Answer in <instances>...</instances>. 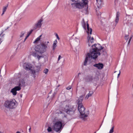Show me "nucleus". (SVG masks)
Masks as SVG:
<instances>
[{
    "label": "nucleus",
    "mask_w": 133,
    "mask_h": 133,
    "mask_svg": "<svg viewBox=\"0 0 133 133\" xmlns=\"http://www.w3.org/2000/svg\"><path fill=\"white\" fill-rule=\"evenodd\" d=\"M92 48L88 53V56L93 59H96L98 56L101 55L100 51L103 47L99 44H95L91 46Z\"/></svg>",
    "instance_id": "nucleus-1"
},
{
    "label": "nucleus",
    "mask_w": 133,
    "mask_h": 133,
    "mask_svg": "<svg viewBox=\"0 0 133 133\" xmlns=\"http://www.w3.org/2000/svg\"><path fill=\"white\" fill-rule=\"evenodd\" d=\"M75 3H72V6L78 9H82L83 8L87 9L88 8V0H71Z\"/></svg>",
    "instance_id": "nucleus-2"
},
{
    "label": "nucleus",
    "mask_w": 133,
    "mask_h": 133,
    "mask_svg": "<svg viewBox=\"0 0 133 133\" xmlns=\"http://www.w3.org/2000/svg\"><path fill=\"white\" fill-rule=\"evenodd\" d=\"M77 104L78 105V109L80 114V118L83 120L85 121L86 119V118L88 117L89 114H85V109L82 104Z\"/></svg>",
    "instance_id": "nucleus-3"
},
{
    "label": "nucleus",
    "mask_w": 133,
    "mask_h": 133,
    "mask_svg": "<svg viewBox=\"0 0 133 133\" xmlns=\"http://www.w3.org/2000/svg\"><path fill=\"white\" fill-rule=\"evenodd\" d=\"M16 101L14 99L10 101L7 100L4 102V105L6 108H14L16 106Z\"/></svg>",
    "instance_id": "nucleus-4"
},
{
    "label": "nucleus",
    "mask_w": 133,
    "mask_h": 133,
    "mask_svg": "<svg viewBox=\"0 0 133 133\" xmlns=\"http://www.w3.org/2000/svg\"><path fill=\"white\" fill-rule=\"evenodd\" d=\"M75 110V108L73 106L68 105H66L65 108L62 110L63 111L70 115L74 114Z\"/></svg>",
    "instance_id": "nucleus-5"
},
{
    "label": "nucleus",
    "mask_w": 133,
    "mask_h": 133,
    "mask_svg": "<svg viewBox=\"0 0 133 133\" xmlns=\"http://www.w3.org/2000/svg\"><path fill=\"white\" fill-rule=\"evenodd\" d=\"M46 48L47 46L45 44H42L36 47V51L38 52L42 53L45 51V49Z\"/></svg>",
    "instance_id": "nucleus-6"
},
{
    "label": "nucleus",
    "mask_w": 133,
    "mask_h": 133,
    "mask_svg": "<svg viewBox=\"0 0 133 133\" xmlns=\"http://www.w3.org/2000/svg\"><path fill=\"white\" fill-rule=\"evenodd\" d=\"M41 65L39 64L38 65L36 66V69L31 70V74L34 78H35L36 77L35 75L36 74V73H38L39 71H40L41 68Z\"/></svg>",
    "instance_id": "nucleus-7"
},
{
    "label": "nucleus",
    "mask_w": 133,
    "mask_h": 133,
    "mask_svg": "<svg viewBox=\"0 0 133 133\" xmlns=\"http://www.w3.org/2000/svg\"><path fill=\"white\" fill-rule=\"evenodd\" d=\"M95 78L91 75L87 76L84 78V79L85 80L86 82H92L94 81L95 79Z\"/></svg>",
    "instance_id": "nucleus-8"
},
{
    "label": "nucleus",
    "mask_w": 133,
    "mask_h": 133,
    "mask_svg": "<svg viewBox=\"0 0 133 133\" xmlns=\"http://www.w3.org/2000/svg\"><path fill=\"white\" fill-rule=\"evenodd\" d=\"M58 86H57V88L55 89V92L53 94H52V91L51 90L50 91L48 94V95L47 98H49L50 99H52L53 98L57 92V91L58 90Z\"/></svg>",
    "instance_id": "nucleus-9"
},
{
    "label": "nucleus",
    "mask_w": 133,
    "mask_h": 133,
    "mask_svg": "<svg viewBox=\"0 0 133 133\" xmlns=\"http://www.w3.org/2000/svg\"><path fill=\"white\" fill-rule=\"evenodd\" d=\"M21 89V88L19 86H16L11 89V92L14 95H16L17 94V91Z\"/></svg>",
    "instance_id": "nucleus-10"
},
{
    "label": "nucleus",
    "mask_w": 133,
    "mask_h": 133,
    "mask_svg": "<svg viewBox=\"0 0 133 133\" xmlns=\"http://www.w3.org/2000/svg\"><path fill=\"white\" fill-rule=\"evenodd\" d=\"M88 41L87 44L88 46H92L91 44L94 42V39L93 37L91 38V36L89 35L88 37Z\"/></svg>",
    "instance_id": "nucleus-11"
},
{
    "label": "nucleus",
    "mask_w": 133,
    "mask_h": 133,
    "mask_svg": "<svg viewBox=\"0 0 133 133\" xmlns=\"http://www.w3.org/2000/svg\"><path fill=\"white\" fill-rule=\"evenodd\" d=\"M65 124L64 122L59 121V133L61 131Z\"/></svg>",
    "instance_id": "nucleus-12"
},
{
    "label": "nucleus",
    "mask_w": 133,
    "mask_h": 133,
    "mask_svg": "<svg viewBox=\"0 0 133 133\" xmlns=\"http://www.w3.org/2000/svg\"><path fill=\"white\" fill-rule=\"evenodd\" d=\"M23 66L24 68L26 70H30L32 68L31 65L27 63H24L23 65Z\"/></svg>",
    "instance_id": "nucleus-13"
},
{
    "label": "nucleus",
    "mask_w": 133,
    "mask_h": 133,
    "mask_svg": "<svg viewBox=\"0 0 133 133\" xmlns=\"http://www.w3.org/2000/svg\"><path fill=\"white\" fill-rule=\"evenodd\" d=\"M85 94V93L79 96V98L77 99L76 101V102L77 104H82V102Z\"/></svg>",
    "instance_id": "nucleus-14"
},
{
    "label": "nucleus",
    "mask_w": 133,
    "mask_h": 133,
    "mask_svg": "<svg viewBox=\"0 0 133 133\" xmlns=\"http://www.w3.org/2000/svg\"><path fill=\"white\" fill-rule=\"evenodd\" d=\"M94 66L97 67L98 69H101L103 68L104 65L102 63H98L94 64Z\"/></svg>",
    "instance_id": "nucleus-15"
},
{
    "label": "nucleus",
    "mask_w": 133,
    "mask_h": 133,
    "mask_svg": "<svg viewBox=\"0 0 133 133\" xmlns=\"http://www.w3.org/2000/svg\"><path fill=\"white\" fill-rule=\"evenodd\" d=\"M42 21V19H41L39 20L37 23L35 24V27H34V29H36L37 28L41 27L42 25L41 22Z\"/></svg>",
    "instance_id": "nucleus-16"
},
{
    "label": "nucleus",
    "mask_w": 133,
    "mask_h": 133,
    "mask_svg": "<svg viewBox=\"0 0 133 133\" xmlns=\"http://www.w3.org/2000/svg\"><path fill=\"white\" fill-rule=\"evenodd\" d=\"M88 59H89V60L90 59H93L95 60L96 59H93V58H92L91 57H89L88 56V53L87 55V56L85 58V60L84 62V65L86 66L87 65V61H88Z\"/></svg>",
    "instance_id": "nucleus-17"
},
{
    "label": "nucleus",
    "mask_w": 133,
    "mask_h": 133,
    "mask_svg": "<svg viewBox=\"0 0 133 133\" xmlns=\"http://www.w3.org/2000/svg\"><path fill=\"white\" fill-rule=\"evenodd\" d=\"M52 128V129L55 131L56 132H58V124H53Z\"/></svg>",
    "instance_id": "nucleus-18"
},
{
    "label": "nucleus",
    "mask_w": 133,
    "mask_h": 133,
    "mask_svg": "<svg viewBox=\"0 0 133 133\" xmlns=\"http://www.w3.org/2000/svg\"><path fill=\"white\" fill-rule=\"evenodd\" d=\"M120 13L119 12H117L116 14V16L115 20V26H116V24L118 23L119 20V16Z\"/></svg>",
    "instance_id": "nucleus-19"
},
{
    "label": "nucleus",
    "mask_w": 133,
    "mask_h": 133,
    "mask_svg": "<svg viewBox=\"0 0 133 133\" xmlns=\"http://www.w3.org/2000/svg\"><path fill=\"white\" fill-rule=\"evenodd\" d=\"M25 82L24 80L22 79H20L19 81V83L18 84V86L21 87V86H25Z\"/></svg>",
    "instance_id": "nucleus-20"
},
{
    "label": "nucleus",
    "mask_w": 133,
    "mask_h": 133,
    "mask_svg": "<svg viewBox=\"0 0 133 133\" xmlns=\"http://www.w3.org/2000/svg\"><path fill=\"white\" fill-rule=\"evenodd\" d=\"M87 32L88 34H89V33L90 35H91L92 34V29L91 28H90L89 26V24L87 22Z\"/></svg>",
    "instance_id": "nucleus-21"
},
{
    "label": "nucleus",
    "mask_w": 133,
    "mask_h": 133,
    "mask_svg": "<svg viewBox=\"0 0 133 133\" xmlns=\"http://www.w3.org/2000/svg\"><path fill=\"white\" fill-rule=\"evenodd\" d=\"M93 93L92 91H90L89 93L85 97V99H88L89 97H91Z\"/></svg>",
    "instance_id": "nucleus-22"
},
{
    "label": "nucleus",
    "mask_w": 133,
    "mask_h": 133,
    "mask_svg": "<svg viewBox=\"0 0 133 133\" xmlns=\"http://www.w3.org/2000/svg\"><path fill=\"white\" fill-rule=\"evenodd\" d=\"M61 59V64L62 65L63 64V63L64 61V59L63 56H61L60 55L59 56V61Z\"/></svg>",
    "instance_id": "nucleus-23"
},
{
    "label": "nucleus",
    "mask_w": 133,
    "mask_h": 133,
    "mask_svg": "<svg viewBox=\"0 0 133 133\" xmlns=\"http://www.w3.org/2000/svg\"><path fill=\"white\" fill-rule=\"evenodd\" d=\"M53 123L58 124V117H56L54 119L53 121Z\"/></svg>",
    "instance_id": "nucleus-24"
},
{
    "label": "nucleus",
    "mask_w": 133,
    "mask_h": 133,
    "mask_svg": "<svg viewBox=\"0 0 133 133\" xmlns=\"http://www.w3.org/2000/svg\"><path fill=\"white\" fill-rule=\"evenodd\" d=\"M82 25L85 30L86 29V23L84 21V19H83V22L82 23Z\"/></svg>",
    "instance_id": "nucleus-25"
},
{
    "label": "nucleus",
    "mask_w": 133,
    "mask_h": 133,
    "mask_svg": "<svg viewBox=\"0 0 133 133\" xmlns=\"http://www.w3.org/2000/svg\"><path fill=\"white\" fill-rule=\"evenodd\" d=\"M57 42V41L56 40L55 41H54V43L53 44V50H54L55 49L56 47V43Z\"/></svg>",
    "instance_id": "nucleus-26"
},
{
    "label": "nucleus",
    "mask_w": 133,
    "mask_h": 133,
    "mask_svg": "<svg viewBox=\"0 0 133 133\" xmlns=\"http://www.w3.org/2000/svg\"><path fill=\"white\" fill-rule=\"evenodd\" d=\"M8 6V5H7L6 6L3 7V13L2 14V15L3 14H4L5 12L6 11L7 7Z\"/></svg>",
    "instance_id": "nucleus-27"
},
{
    "label": "nucleus",
    "mask_w": 133,
    "mask_h": 133,
    "mask_svg": "<svg viewBox=\"0 0 133 133\" xmlns=\"http://www.w3.org/2000/svg\"><path fill=\"white\" fill-rule=\"evenodd\" d=\"M37 51H36V52H34L32 54V55L35 57H36L38 55L37 54Z\"/></svg>",
    "instance_id": "nucleus-28"
},
{
    "label": "nucleus",
    "mask_w": 133,
    "mask_h": 133,
    "mask_svg": "<svg viewBox=\"0 0 133 133\" xmlns=\"http://www.w3.org/2000/svg\"><path fill=\"white\" fill-rule=\"evenodd\" d=\"M114 126L113 125L111 129L109 131V133H112L114 132Z\"/></svg>",
    "instance_id": "nucleus-29"
},
{
    "label": "nucleus",
    "mask_w": 133,
    "mask_h": 133,
    "mask_svg": "<svg viewBox=\"0 0 133 133\" xmlns=\"http://www.w3.org/2000/svg\"><path fill=\"white\" fill-rule=\"evenodd\" d=\"M25 33V31H22L21 34V35L20 36V37L22 38L24 36V34Z\"/></svg>",
    "instance_id": "nucleus-30"
},
{
    "label": "nucleus",
    "mask_w": 133,
    "mask_h": 133,
    "mask_svg": "<svg viewBox=\"0 0 133 133\" xmlns=\"http://www.w3.org/2000/svg\"><path fill=\"white\" fill-rule=\"evenodd\" d=\"M33 31V30L31 29V30L29 32H28L27 33V35L26 37H28L29 36V35H30V34L32 33Z\"/></svg>",
    "instance_id": "nucleus-31"
},
{
    "label": "nucleus",
    "mask_w": 133,
    "mask_h": 133,
    "mask_svg": "<svg viewBox=\"0 0 133 133\" xmlns=\"http://www.w3.org/2000/svg\"><path fill=\"white\" fill-rule=\"evenodd\" d=\"M49 71V70L47 69H45L43 71V72L44 73H45V74H46Z\"/></svg>",
    "instance_id": "nucleus-32"
},
{
    "label": "nucleus",
    "mask_w": 133,
    "mask_h": 133,
    "mask_svg": "<svg viewBox=\"0 0 133 133\" xmlns=\"http://www.w3.org/2000/svg\"><path fill=\"white\" fill-rule=\"evenodd\" d=\"M52 128L51 127H49L47 129L48 131L49 132H51L52 131Z\"/></svg>",
    "instance_id": "nucleus-33"
},
{
    "label": "nucleus",
    "mask_w": 133,
    "mask_h": 133,
    "mask_svg": "<svg viewBox=\"0 0 133 133\" xmlns=\"http://www.w3.org/2000/svg\"><path fill=\"white\" fill-rule=\"evenodd\" d=\"M129 35H125V39L126 40H128L129 38Z\"/></svg>",
    "instance_id": "nucleus-34"
},
{
    "label": "nucleus",
    "mask_w": 133,
    "mask_h": 133,
    "mask_svg": "<svg viewBox=\"0 0 133 133\" xmlns=\"http://www.w3.org/2000/svg\"><path fill=\"white\" fill-rule=\"evenodd\" d=\"M39 40V38L38 37L35 40L34 43H35L37 42H38Z\"/></svg>",
    "instance_id": "nucleus-35"
},
{
    "label": "nucleus",
    "mask_w": 133,
    "mask_h": 133,
    "mask_svg": "<svg viewBox=\"0 0 133 133\" xmlns=\"http://www.w3.org/2000/svg\"><path fill=\"white\" fill-rule=\"evenodd\" d=\"M132 37H133V36L132 35L130 37V38H129V39L128 43V44L130 43V41H131V39Z\"/></svg>",
    "instance_id": "nucleus-36"
},
{
    "label": "nucleus",
    "mask_w": 133,
    "mask_h": 133,
    "mask_svg": "<svg viewBox=\"0 0 133 133\" xmlns=\"http://www.w3.org/2000/svg\"><path fill=\"white\" fill-rule=\"evenodd\" d=\"M71 88V86H69L66 88V89L68 90H70Z\"/></svg>",
    "instance_id": "nucleus-37"
},
{
    "label": "nucleus",
    "mask_w": 133,
    "mask_h": 133,
    "mask_svg": "<svg viewBox=\"0 0 133 133\" xmlns=\"http://www.w3.org/2000/svg\"><path fill=\"white\" fill-rule=\"evenodd\" d=\"M37 57V58H38V60H39L40 59L41 56H39L38 55Z\"/></svg>",
    "instance_id": "nucleus-38"
},
{
    "label": "nucleus",
    "mask_w": 133,
    "mask_h": 133,
    "mask_svg": "<svg viewBox=\"0 0 133 133\" xmlns=\"http://www.w3.org/2000/svg\"><path fill=\"white\" fill-rule=\"evenodd\" d=\"M55 34L56 35V36L57 37V39H58V35L57 34L55 33Z\"/></svg>",
    "instance_id": "nucleus-39"
},
{
    "label": "nucleus",
    "mask_w": 133,
    "mask_h": 133,
    "mask_svg": "<svg viewBox=\"0 0 133 133\" xmlns=\"http://www.w3.org/2000/svg\"><path fill=\"white\" fill-rule=\"evenodd\" d=\"M120 71H119V74H118V76H117V78H118V77H119V76L120 75Z\"/></svg>",
    "instance_id": "nucleus-40"
},
{
    "label": "nucleus",
    "mask_w": 133,
    "mask_h": 133,
    "mask_svg": "<svg viewBox=\"0 0 133 133\" xmlns=\"http://www.w3.org/2000/svg\"><path fill=\"white\" fill-rule=\"evenodd\" d=\"M28 38V37H27L26 36V37H25V39H24V40L23 42H24L25 41V40H26V39H27V38Z\"/></svg>",
    "instance_id": "nucleus-41"
},
{
    "label": "nucleus",
    "mask_w": 133,
    "mask_h": 133,
    "mask_svg": "<svg viewBox=\"0 0 133 133\" xmlns=\"http://www.w3.org/2000/svg\"><path fill=\"white\" fill-rule=\"evenodd\" d=\"M42 36V35H41L38 37V38H39V39H40V37Z\"/></svg>",
    "instance_id": "nucleus-42"
},
{
    "label": "nucleus",
    "mask_w": 133,
    "mask_h": 133,
    "mask_svg": "<svg viewBox=\"0 0 133 133\" xmlns=\"http://www.w3.org/2000/svg\"><path fill=\"white\" fill-rule=\"evenodd\" d=\"M61 59H60V61H59V63H61Z\"/></svg>",
    "instance_id": "nucleus-43"
},
{
    "label": "nucleus",
    "mask_w": 133,
    "mask_h": 133,
    "mask_svg": "<svg viewBox=\"0 0 133 133\" xmlns=\"http://www.w3.org/2000/svg\"><path fill=\"white\" fill-rule=\"evenodd\" d=\"M3 32H2L0 34V36H1V35H2V34H3Z\"/></svg>",
    "instance_id": "nucleus-44"
},
{
    "label": "nucleus",
    "mask_w": 133,
    "mask_h": 133,
    "mask_svg": "<svg viewBox=\"0 0 133 133\" xmlns=\"http://www.w3.org/2000/svg\"><path fill=\"white\" fill-rule=\"evenodd\" d=\"M16 133H21L19 131H17V132Z\"/></svg>",
    "instance_id": "nucleus-45"
},
{
    "label": "nucleus",
    "mask_w": 133,
    "mask_h": 133,
    "mask_svg": "<svg viewBox=\"0 0 133 133\" xmlns=\"http://www.w3.org/2000/svg\"><path fill=\"white\" fill-rule=\"evenodd\" d=\"M81 74V73H79L78 74V76H79V75L80 74Z\"/></svg>",
    "instance_id": "nucleus-46"
},
{
    "label": "nucleus",
    "mask_w": 133,
    "mask_h": 133,
    "mask_svg": "<svg viewBox=\"0 0 133 133\" xmlns=\"http://www.w3.org/2000/svg\"><path fill=\"white\" fill-rule=\"evenodd\" d=\"M30 129H31V128H30L29 129V132H30Z\"/></svg>",
    "instance_id": "nucleus-47"
},
{
    "label": "nucleus",
    "mask_w": 133,
    "mask_h": 133,
    "mask_svg": "<svg viewBox=\"0 0 133 133\" xmlns=\"http://www.w3.org/2000/svg\"><path fill=\"white\" fill-rule=\"evenodd\" d=\"M60 114H62V111H60Z\"/></svg>",
    "instance_id": "nucleus-48"
},
{
    "label": "nucleus",
    "mask_w": 133,
    "mask_h": 133,
    "mask_svg": "<svg viewBox=\"0 0 133 133\" xmlns=\"http://www.w3.org/2000/svg\"><path fill=\"white\" fill-rule=\"evenodd\" d=\"M9 28V27L8 26V27L7 28V29H5V30H6L7 29H8Z\"/></svg>",
    "instance_id": "nucleus-49"
},
{
    "label": "nucleus",
    "mask_w": 133,
    "mask_h": 133,
    "mask_svg": "<svg viewBox=\"0 0 133 133\" xmlns=\"http://www.w3.org/2000/svg\"><path fill=\"white\" fill-rule=\"evenodd\" d=\"M102 125V124H101V125L100 127V128L101 127V126Z\"/></svg>",
    "instance_id": "nucleus-50"
},
{
    "label": "nucleus",
    "mask_w": 133,
    "mask_h": 133,
    "mask_svg": "<svg viewBox=\"0 0 133 133\" xmlns=\"http://www.w3.org/2000/svg\"><path fill=\"white\" fill-rule=\"evenodd\" d=\"M0 133H2V132L1 131H0Z\"/></svg>",
    "instance_id": "nucleus-51"
},
{
    "label": "nucleus",
    "mask_w": 133,
    "mask_h": 133,
    "mask_svg": "<svg viewBox=\"0 0 133 133\" xmlns=\"http://www.w3.org/2000/svg\"><path fill=\"white\" fill-rule=\"evenodd\" d=\"M98 0H96L97 1Z\"/></svg>",
    "instance_id": "nucleus-52"
},
{
    "label": "nucleus",
    "mask_w": 133,
    "mask_h": 133,
    "mask_svg": "<svg viewBox=\"0 0 133 133\" xmlns=\"http://www.w3.org/2000/svg\"><path fill=\"white\" fill-rule=\"evenodd\" d=\"M94 133H96V132H95Z\"/></svg>",
    "instance_id": "nucleus-53"
}]
</instances>
